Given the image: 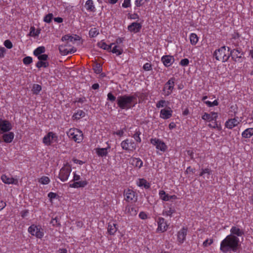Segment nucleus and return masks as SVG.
I'll return each instance as SVG.
<instances>
[{
	"label": "nucleus",
	"mask_w": 253,
	"mask_h": 253,
	"mask_svg": "<svg viewBox=\"0 0 253 253\" xmlns=\"http://www.w3.org/2000/svg\"><path fill=\"white\" fill-rule=\"evenodd\" d=\"M150 142L152 144L156 146L157 149L160 150L161 151L165 152L167 149V146L166 144L158 138H151Z\"/></svg>",
	"instance_id": "9"
},
{
	"label": "nucleus",
	"mask_w": 253,
	"mask_h": 253,
	"mask_svg": "<svg viewBox=\"0 0 253 253\" xmlns=\"http://www.w3.org/2000/svg\"><path fill=\"white\" fill-rule=\"evenodd\" d=\"M122 149L126 151H132L136 149V146L132 140L126 139L123 141L121 143Z\"/></svg>",
	"instance_id": "8"
},
{
	"label": "nucleus",
	"mask_w": 253,
	"mask_h": 253,
	"mask_svg": "<svg viewBox=\"0 0 253 253\" xmlns=\"http://www.w3.org/2000/svg\"><path fill=\"white\" fill-rule=\"evenodd\" d=\"M136 95H124L117 97V102L121 109L128 110L133 107L136 104Z\"/></svg>",
	"instance_id": "2"
},
{
	"label": "nucleus",
	"mask_w": 253,
	"mask_h": 253,
	"mask_svg": "<svg viewBox=\"0 0 253 253\" xmlns=\"http://www.w3.org/2000/svg\"><path fill=\"white\" fill-rule=\"evenodd\" d=\"M49 65V63L47 62H45V61H39L36 64V67L38 68H40L41 67L46 68L48 67Z\"/></svg>",
	"instance_id": "39"
},
{
	"label": "nucleus",
	"mask_w": 253,
	"mask_h": 253,
	"mask_svg": "<svg viewBox=\"0 0 253 253\" xmlns=\"http://www.w3.org/2000/svg\"><path fill=\"white\" fill-rule=\"evenodd\" d=\"M33 61L32 58L30 56H27L23 58V62L25 65H29Z\"/></svg>",
	"instance_id": "49"
},
{
	"label": "nucleus",
	"mask_w": 253,
	"mask_h": 253,
	"mask_svg": "<svg viewBox=\"0 0 253 253\" xmlns=\"http://www.w3.org/2000/svg\"><path fill=\"white\" fill-rule=\"evenodd\" d=\"M87 184V182L86 180L77 181L73 183H70L69 187L71 188H82L84 187Z\"/></svg>",
	"instance_id": "22"
},
{
	"label": "nucleus",
	"mask_w": 253,
	"mask_h": 253,
	"mask_svg": "<svg viewBox=\"0 0 253 253\" xmlns=\"http://www.w3.org/2000/svg\"><path fill=\"white\" fill-rule=\"evenodd\" d=\"M81 179V177L79 175H78L76 173V172L74 173V176L72 181L74 182L79 181Z\"/></svg>",
	"instance_id": "63"
},
{
	"label": "nucleus",
	"mask_w": 253,
	"mask_h": 253,
	"mask_svg": "<svg viewBox=\"0 0 253 253\" xmlns=\"http://www.w3.org/2000/svg\"><path fill=\"white\" fill-rule=\"evenodd\" d=\"M137 184L138 186L144 187L146 189H148L150 187V184L143 178L139 179L138 181L137 182Z\"/></svg>",
	"instance_id": "31"
},
{
	"label": "nucleus",
	"mask_w": 253,
	"mask_h": 253,
	"mask_svg": "<svg viewBox=\"0 0 253 253\" xmlns=\"http://www.w3.org/2000/svg\"><path fill=\"white\" fill-rule=\"evenodd\" d=\"M110 51H112L114 53H116L117 55H121L123 53V49L119 46L115 45L112 49H111Z\"/></svg>",
	"instance_id": "38"
},
{
	"label": "nucleus",
	"mask_w": 253,
	"mask_h": 253,
	"mask_svg": "<svg viewBox=\"0 0 253 253\" xmlns=\"http://www.w3.org/2000/svg\"><path fill=\"white\" fill-rule=\"evenodd\" d=\"M139 217L142 219H146L148 218L147 214L144 211H141L139 213Z\"/></svg>",
	"instance_id": "60"
},
{
	"label": "nucleus",
	"mask_w": 253,
	"mask_h": 253,
	"mask_svg": "<svg viewBox=\"0 0 253 253\" xmlns=\"http://www.w3.org/2000/svg\"><path fill=\"white\" fill-rule=\"evenodd\" d=\"M41 89L42 86L38 84H34L32 88L33 92L35 94H38Z\"/></svg>",
	"instance_id": "40"
},
{
	"label": "nucleus",
	"mask_w": 253,
	"mask_h": 253,
	"mask_svg": "<svg viewBox=\"0 0 253 253\" xmlns=\"http://www.w3.org/2000/svg\"><path fill=\"white\" fill-rule=\"evenodd\" d=\"M189 61L187 58H184L182 59L179 64L182 66H186L189 64Z\"/></svg>",
	"instance_id": "54"
},
{
	"label": "nucleus",
	"mask_w": 253,
	"mask_h": 253,
	"mask_svg": "<svg viewBox=\"0 0 253 253\" xmlns=\"http://www.w3.org/2000/svg\"><path fill=\"white\" fill-rule=\"evenodd\" d=\"M39 182L42 184H47L50 182V179L47 176H42L39 180Z\"/></svg>",
	"instance_id": "46"
},
{
	"label": "nucleus",
	"mask_w": 253,
	"mask_h": 253,
	"mask_svg": "<svg viewBox=\"0 0 253 253\" xmlns=\"http://www.w3.org/2000/svg\"><path fill=\"white\" fill-rule=\"evenodd\" d=\"M149 0H136L135 1V4L137 7H140Z\"/></svg>",
	"instance_id": "45"
},
{
	"label": "nucleus",
	"mask_w": 253,
	"mask_h": 253,
	"mask_svg": "<svg viewBox=\"0 0 253 253\" xmlns=\"http://www.w3.org/2000/svg\"><path fill=\"white\" fill-rule=\"evenodd\" d=\"M116 97L111 93L109 92L107 94V100L111 102H114L115 101Z\"/></svg>",
	"instance_id": "52"
},
{
	"label": "nucleus",
	"mask_w": 253,
	"mask_h": 253,
	"mask_svg": "<svg viewBox=\"0 0 253 253\" xmlns=\"http://www.w3.org/2000/svg\"><path fill=\"white\" fill-rule=\"evenodd\" d=\"M1 179L3 182L7 184H17L18 183L17 179H14L12 177H9L4 174L1 175Z\"/></svg>",
	"instance_id": "17"
},
{
	"label": "nucleus",
	"mask_w": 253,
	"mask_h": 253,
	"mask_svg": "<svg viewBox=\"0 0 253 253\" xmlns=\"http://www.w3.org/2000/svg\"><path fill=\"white\" fill-rule=\"evenodd\" d=\"M161 61L165 66L169 67L173 63L174 59L172 56L165 55L162 57Z\"/></svg>",
	"instance_id": "16"
},
{
	"label": "nucleus",
	"mask_w": 253,
	"mask_h": 253,
	"mask_svg": "<svg viewBox=\"0 0 253 253\" xmlns=\"http://www.w3.org/2000/svg\"><path fill=\"white\" fill-rule=\"evenodd\" d=\"M239 124L238 121L236 118L230 119L227 121L225 123V126L229 129H232L235 126H238Z\"/></svg>",
	"instance_id": "19"
},
{
	"label": "nucleus",
	"mask_w": 253,
	"mask_h": 253,
	"mask_svg": "<svg viewBox=\"0 0 253 253\" xmlns=\"http://www.w3.org/2000/svg\"><path fill=\"white\" fill-rule=\"evenodd\" d=\"M230 235H233L236 237L242 236L244 234V231L243 230H241L236 226H233L230 230Z\"/></svg>",
	"instance_id": "26"
},
{
	"label": "nucleus",
	"mask_w": 253,
	"mask_h": 253,
	"mask_svg": "<svg viewBox=\"0 0 253 253\" xmlns=\"http://www.w3.org/2000/svg\"><path fill=\"white\" fill-rule=\"evenodd\" d=\"M6 49L3 47H0V58L4 56V54L5 52Z\"/></svg>",
	"instance_id": "64"
},
{
	"label": "nucleus",
	"mask_w": 253,
	"mask_h": 253,
	"mask_svg": "<svg viewBox=\"0 0 253 253\" xmlns=\"http://www.w3.org/2000/svg\"><path fill=\"white\" fill-rule=\"evenodd\" d=\"M186 153H187V155H188L190 157V159H191V160L194 159V156H193L194 152H193V150H190V149L187 150Z\"/></svg>",
	"instance_id": "62"
},
{
	"label": "nucleus",
	"mask_w": 253,
	"mask_h": 253,
	"mask_svg": "<svg viewBox=\"0 0 253 253\" xmlns=\"http://www.w3.org/2000/svg\"><path fill=\"white\" fill-rule=\"evenodd\" d=\"M129 162L132 165L139 169L143 166V162L140 158L132 157L130 158Z\"/></svg>",
	"instance_id": "24"
},
{
	"label": "nucleus",
	"mask_w": 253,
	"mask_h": 253,
	"mask_svg": "<svg viewBox=\"0 0 253 253\" xmlns=\"http://www.w3.org/2000/svg\"><path fill=\"white\" fill-rule=\"evenodd\" d=\"M142 25L140 23L133 22L128 26L127 29L130 32L136 33L140 31Z\"/></svg>",
	"instance_id": "15"
},
{
	"label": "nucleus",
	"mask_w": 253,
	"mask_h": 253,
	"mask_svg": "<svg viewBox=\"0 0 253 253\" xmlns=\"http://www.w3.org/2000/svg\"><path fill=\"white\" fill-rule=\"evenodd\" d=\"M141 133L139 130H136L133 135L132 137L134 138L136 142L137 143H140L141 141V139L140 137V135L141 134Z\"/></svg>",
	"instance_id": "43"
},
{
	"label": "nucleus",
	"mask_w": 253,
	"mask_h": 253,
	"mask_svg": "<svg viewBox=\"0 0 253 253\" xmlns=\"http://www.w3.org/2000/svg\"><path fill=\"white\" fill-rule=\"evenodd\" d=\"M61 40L63 42L68 41V43H71L73 44L74 43L75 41L79 40L80 39L79 37L77 35H75V37H74L73 36L67 35L62 37Z\"/></svg>",
	"instance_id": "20"
},
{
	"label": "nucleus",
	"mask_w": 253,
	"mask_h": 253,
	"mask_svg": "<svg viewBox=\"0 0 253 253\" xmlns=\"http://www.w3.org/2000/svg\"><path fill=\"white\" fill-rule=\"evenodd\" d=\"M205 103L209 106V107H212L214 106H217L218 104V102L216 100H215L213 102H211L209 101H206Z\"/></svg>",
	"instance_id": "50"
},
{
	"label": "nucleus",
	"mask_w": 253,
	"mask_h": 253,
	"mask_svg": "<svg viewBox=\"0 0 253 253\" xmlns=\"http://www.w3.org/2000/svg\"><path fill=\"white\" fill-rule=\"evenodd\" d=\"M165 103H166L165 100H161L156 104V107L159 108L160 107H163L165 106Z\"/></svg>",
	"instance_id": "58"
},
{
	"label": "nucleus",
	"mask_w": 253,
	"mask_h": 253,
	"mask_svg": "<svg viewBox=\"0 0 253 253\" xmlns=\"http://www.w3.org/2000/svg\"><path fill=\"white\" fill-rule=\"evenodd\" d=\"M130 6V0H124V2L122 4V6L125 8L128 7Z\"/></svg>",
	"instance_id": "59"
},
{
	"label": "nucleus",
	"mask_w": 253,
	"mask_h": 253,
	"mask_svg": "<svg viewBox=\"0 0 253 253\" xmlns=\"http://www.w3.org/2000/svg\"><path fill=\"white\" fill-rule=\"evenodd\" d=\"M85 114L84 111L80 110L73 115V118H74L75 119L78 120L82 117H84L85 116Z\"/></svg>",
	"instance_id": "34"
},
{
	"label": "nucleus",
	"mask_w": 253,
	"mask_h": 253,
	"mask_svg": "<svg viewBox=\"0 0 253 253\" xmlns=\"http://www.w3.org/2000/svg\"><path fill=\"white\" fill-rule=\"evenodd\" d=\"M4 45L6 48L8 49H10L12 47V43L9 40H7L4 41Z\"/></svg>",
	"instance_id": "53"
},
{
	"label": "nucleus",
	"mask_w": 253,
	"mask_h": 253,
	"mask_svg": "<svg viewBox=\"0 0 253 253\" xmlns=\"http://www.w3.org/2000/svg\"><path fill=\"white\" fill-rule=\"evenodd\" d=\"M45 52V48L44 46H39L34 51V54L38 56L41 55L42 53H44Z\"/></svg>",
	"instance_id": "35"
},
{
	"label": "nucleus",
	"mask_w": 253,
	"mask_h": 253,
	"mask_svg": "<svg viewBox=\"0 0 253 253\" xmlns=\"http://www.w3.org/2000/svg\"><path fill=\"white\" fill-rule=\"evenodd\" d=\"M59 50L60 53L63 55H67L69 53L75 52L76 50L74 48L68 49L66 45H61L59 46Z\"/></svg>",
	"instance_id": "18"
},
{
	"label": "nucleus",
	"mask_w": 253,
	"mask_h": 253,
	"mask_svg": "<svg viewBox=\"0 0 253 253\" xmlns=\"http://www.w3.org/2000/svg\"><path fill=\"white\" fill-rule=\"evenodd\" d=\"M158 228L157 229V232H164L168 227V225L165 221V219L163 217H159L158 221Z\"/></svg>",
	"instance_id": "13"
},
{
	"label": "nucleus",
	"mask_w": 253,
	"mask_h": 253,
	"mask_svg": "<svg viewBox=\"0 0 253 253\" xmlns=\"http://www.w3.org/2000/svg\"><path fill=\"white\" fill-rule=\"evenodd\" d=\"M205 173L208 174V175H210L211 173V170L210 169L207 168L205 169H202V172L200 174V176H203Z\"/></svg>",
	"instance_id": "55"
},
{
	"label": "nucleus",
	"mask_w": 253,
	"mask_h": 253,
	"mask_svg": "<svg viewBox=\"0 0 253 253\" xmlns=\"http://www.w3.org/2000/svg\"><path fill=\"white\" fill-rule=\"evenodd\" d=\"M187 232V228L183 227L177 232V238L179 244H182L185 241Z\"/></svg>",
	"instance_id": "12"
},
{
	"label": "nucleus",
	"mask_w": 253,
	"mask_h": 253,
	"mask_svg": "<svg viewBox=\"0 0 253 253\" xmlns=\"http://www.w3.org/2000/svg\"><path fill=\"white\" fill-rule=\"evenodd\" d=\"M28 232L38 238H42L43 236V232L35 225H32L29 227Z\"/></svg>",
	"instance_id": "11"
},
{
	"label": "nucleus",
	"mask_w": 253,
	"mask_h": 253,
	"mask_svg": "<svg viewBox=\"0 0 253 253\" xmlns=\"http://www.w3.org/2000/svg\"><path fill=\"white\" fill-rule=\"evenodd\" d=\"M57 196V195L53 192H51L48 194V197H49L50 200H52V199L56 198Z\"/></svg>",
	"instance_id": "61"
},
{
	"label": "nucleus",
	"mask_w": 253,
	"mask_h": 253,
	"mask_svg": "<svg viewBox=\"0 0 253 253\" xmlns=\"http://www.w3.org/2000/svg\"><path fill=\"white\" fill-rule=\"evenodd\" d=\"M48 57L47 54H41L38 56V58L40 61H46Z\"/></svg>",
	"instance_id": "57"
},
{
	"label": "nucleus",
	"mask_w": 253,
	"mask_h": 253,
	"mask_svg": "<svg viewBox=\"0 0 253 253\" xmlns=\"http://www.w3.org/2000/svg\"><path fill=\"white\" fill-rule=\"evenodd\" d=\"M11 125L9 121L0 119V131L7 132L11 129Z\"/></svg>",
	"instance_id": "14"
},
{
	"label": "nucleus",
	"mask_w": 253,
	"mask_h": 253,
	"mask_svg": "<svg viewBox=\"0 0 253 253\" xmlns=\"http://www.w3.org/2000/svg\"><path fill=\"white\" fill-rule=\"evenodd\" d=\"M125 211L131 215H135L137 213L136 209L130 206H127L126 207Z\"/></svg>",
	"instance_id": "32"
},
{
	"label": "nucleus",
	"mask_w": 253,
	"mask_h": 253,
	"mask_svg": "<svg viewBox=\"0 0 253 253\" xmlns=\"http://www.w3.org/2000/svg\"><path fill=\"white\" fill-rule=\"evenodd\" d=\"M190 41L192 44L195 45L198 41V38L197 35L194 33L191 34L190 36Z\"/></svg>",
	"instance_id": "36"
},
{
	"label": "nucleus",
	"mask_w": 253,
	"mask_h": 253,
	"mask_svg": "<svg viewBox=\"0 0 253 253\" xmlns=\"http://www.w3.org/2000/svg\"><path fill=\"white\" fill-rule=\"evenodd\" d=\"M14 134L12 132H9L7 133H4L2 135L3 141L6 143H10L12 141L14 138Z\"/></svg>",
	"instance_id": "27"
},
{
	"label": "nucleus",
	"mask_w": 253,
	"mask_h": 253,
	"mask_svg": "<svg viewBox=\"0 0 253 253\" xmlns=\"http://www.w3.org/2000/svg\"><path fill=\"white\" fill-rule=\"evenodd\" d=\"M113 44H114V43H112L110 45H107L105 42H102L98 43V46L99 47L108 51L111 50L112 45Z\"/></svg>",
	"instance_id": "33"
},
{
	"label": "nucleus",
	"mask_w": 253,
	"mask_h": 253,
	"mask_svg": "<svg viewBox=\"0 0 253 253\" xmlns=\"http://www.w3.org/2000/svg\"><path fill=\"white\" fill-rule=\"evenodd\" d=\"M172 110L167 109H162L160 112V117L164 119H168L172 116Z\"/></svg>",
	"instance_id": "23"
},
{
	"label": "nucleus",
	"mask_w": 253,
	"mask_h": 253,
	"mask_svg": "<svg viewBox=\"0 0 253 253\" xmlns=\"http://www.w3.org/2000/svg\"><path fill=\"white\" fill-rule=\"evenodd\" d=\"M213 56L217 60L221 61L223 62L227 61L230 57V55L226 54L225 46H222L220 48L215 50Z\"/></svg>",
	"instance_id": "4"
},
{
	"label": "nucleus",
	"mask_w": 253,
	"mask_h": 253,
	"mask_svg": "<svg viewBox=\"0 0 253 253\" xmlns=\"http://www.w3.org/2000/svg\"><path fill=\"white\" fill-rule=\"evenodd\" d=\"M243 137L248 138L253 135V128H249L244 130L242 134Z\"/></svg>",
	"instance_id": "30"
},
{
	"label": "nucleus",
	"mask_w": 253,
	"mask_h": 253,
	"mask_svg": "<svg viewBox=\"0 0 253 253\" xmlns=\"http://www.w3.org/2000/svg\"><path fill=\"white\" fill-rule=\"evenodd\" d=\"M72 169L68 164H66L61 169L58 175V178L62 181H67L70 174Z\"/></svg>",
	"instance_id": "5"
},
{
	"label": "nucleus",
	"mask_w": 253,
	"mask_h": 253,
	"mask_svg": "<svg viewBox=\"0 0 253 253\" xmlns=\"http://www.w3.org/2000/svg\"><path fill=\"white\" fill-rule=\"evenodd\" d=\"M202 119L204 120H207L209 121H215L217 118V114L214 112H212L211 114H208L205 113L202 117Z\"/></svg>",
	"instance_id": "21"
},
{
	"label": "nucleus",
	"mask_w": 253,
	"mask_h": 253,
	"mask_svg": "<svg viewBox=\"0 0 253 253\" xmlns=\"http://www.w3.org/2000/svg\"><path fill=\"white\" fill-rule=\"evenodd\" d=\"M159 195H160V198L162 200H163V201H168L169 200V195L168 194H167L164 191H163V190L160 191L159 192Z\"/></svg>",
	"instance_id": "37"
},
{
	"label": "nucleus",
	"mask_w": 253,
	"mask_h": 253,
	"mask_svg": "<svg viewBox=\"0 0 253 253\" xmlns=\"http://www.w3.org/2000/svg\"><path fill=\"white\" fill-rule=\"evenodd\" d=\"M175 212L174 208L170 207L169 210L164 211V214L167 216H171L172 214Z\"/></svg>",
	"instance_id": "47"
},
{
	"label": "nucleus",
	"mask_w": 253,
	"mask_h": 253,
	"mask_svg": "<svg viewBox=\"0 0 253 253\" xmlns=\"http://www.w3.org/2000/svg\"><path fill=\"white\" fill-rule=\"evenodd\" d=\"M67 135L70 138L78 143L81 142L83 139L82 131L77 128L70 129L67 132Z\"/></svg>",
	"instance_id": "3"
},
{
	"label": "nucleus",
	"mask_w": 253,
	"mask_h": 253,
	"mask_svg": "<svg viewBox=\"0 0 253 253\" xmlns=\"http://www.w3.org/2000/svg\"><path fill=\"white\" fill-rule=\"evenodd\" d=\"M99 31L96 28H91L89 32V35L91 37H95L99 34Z\"/></svg>",
	"instance_id": "41"
},
{
	"label": "nucleus",
	"mask_w": 253,
	"mask_h": 253,
	"mask_svg": "<svg viewBox=\"0 0 253 253\" xmlns=\"http://www.w3.org/2000/svg\"><path fill=\"white\" fill-rule=\"evenodd\" d=\"M125 199L128 202H134L137 201L135 193L131 189H128L124 191Z\"/></svg>",
	"instance_id": "10"
},
{
	"label": "nucleus",
	"mask_w": 253,
	"mask_h": 253,
	"mask_svg": "<svg viewBox=\"0 0 253 253\" xmlns=\"http://www.w3.org/2000/svg\"><path fill=\"white\" fill-rule=\"evenodd\" d=\"M58 136L57 135L53 132H49L43 138V143L49 146L52 143L56 142L57 141Z\"/></svg>",
	"instance_id": "7"
},
{
	"label": "nucleus",
	"mask_w": 253,
	"mask_h": 253,
	"mask_svg": "<svg viewBox=\"0 0 253 253\" xmlns=\"http://www.w3.org/2000/svg\"><path fill=\"white\" fill-rule=\"evenodd\" d=\"M143 68L145 71H150L152 69V65L149 63H145L143 67Z\"/></svg>",
	"instance_id": "56"
},
{
	"label": "nucleus",
	"mask_w": 253,
	"mask_h": 253,
	"mask_svg": "<svg viewBox=\"0 0 253 253\" xmlns=\"http://www.w3.org/2000/svg\"><path fill=\"white\" fill-rule=\"evenodd\" d=\"M109 148V147H108ZM108 148H96L95 151L99 157H105L108 154Z\"/></svg>",
	"instance_id": "29"
},
{
	"label": "nucleus",
	"mask_w": 253,
	"mask_h": 253,
	"mask_svg": "<svg viewBox=\"0 0 253 253\" xmlns=\"http://www.w3.org/2000/svg\"><path fill=\"white\" fill-rule=\"evenodd\" d=\"M228 51H230V57L235 62H241L240 59L242 58L244 53L242 51L240 48L231 49L230 47H227Z\"/></svg>",
	"instance_id": "6"
},
{
	"label": "nucleus",
	"mask_w": 253,
	"mask_h": 253,
	"mask_svg": "<svg viewBox=\"0 0 253 253\" xmlns=\"http://www.w3.org/2000/svg\"><path fill=\"white\" fill-rule=\"evenodd\" d=\"M239 239L238 237L229 235L220 243V250L223 253L229 251L236 252L239 246Z\"/></svg>",
	"instance_id": "1"
},
{
	"label": "nucleus",
	"mask_w": 253,
	"mask_h": 253,
	"mask_svg": "<svg viewBox=\"0 0 253 253\" xmlns=\"http://www.w3.org/2000/svg\"><path fill=\"white\" fill-rule=\"evenodd\" d=\"M117 230V228L116 227V224L110 222L108 224V232L110 235H114Z\"/></svg>",
	"instance_id": "28"
},
{
	"label": "nucleus",
	"mask_w": 253,
	"mask_h": 253,
	"mask_svg": "<svg viewBox=\"0 0 253 253\" xmlns=\"http://www.w3.org/2000/svg\"><path fill=\"white\" fill-rule=\"evenodd\" d=\"M174 81H175V78H170L165 84V86L164 87L163 90L165 91L166 89L167 88L168 85H170L172 86V87L174 88Z\"/></svg>",
	"instance_id": "42"
},
{
	"label": "nucleus",
	"mask_w": 253,
	"mask_h": 253,
	"mask_svg": "<svg viewBox=\"0 0 253 253\" xmlns=\"http://www.w3.org/2000/svg\"><path fill=\"white\" fill-rule=\"evenodd\" d=\"M53 18V14L52 13H49L46 15L43 19V21L47 23H49Z\"/></svg>",
	"instance_id": "48"
},
{
	"label": "nucleus",
	"mask_w": 253,
	"mask_h": 253,
	"mask_svg": "<svg viewBox=\"0 0 253 253\" xmlns=\"http://www.w3.org/2000/svg\"><path fill=\"white\" fill-rule=\"evenodd\" d=\"M93 69L94 72L97 74H100L102 71V67L99 63H96L94 66Z\"/></svg>",
	"instance_id": "44"
},
{
	"label": "nucleus",
	"mask_w": 253,
	"mask_h": 253,
	"mask_svg": "<svg viewBox=\"0 0 253 253\" xmlns=\"http://www.w3.org/2000/svg\"><path fill=\"white\" fill-rule=\"evenodd\" d=\"M173 88H174L172 87V86L168 85L167 88L166 89L165 91V95L167 96L170 95L171 93Z\"/></svg>",
	"instance_id": "51"
},
{
	"label": "nucleus",
	"mask_w": 253,
	"mask_h": 253,
	"mask_svg": "<svg viewBox=\"0 0 253 253\" xmlns=\"http://www.w3.org/2000/svg\"><path fill=\"white\" fill-rule=\"evenodd\" d=\"M84 7L88 11L94 12L96 10L95 7L92 0H87L85 2Z\"/></svg>",
	"instance_id": "25"
}]
</instances>
